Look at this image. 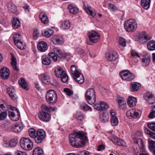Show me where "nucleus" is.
<instances>
[{
	"label": "nucleus",
	"mask_w": 155,
	"mask_h": 155,
	"mask_svg": "<svg viewBox=\"0 0 155 155\" xmlns=\"http://www.w3.org/2000/svg\"><path fill=\"white\" fill-rule=\"evenodd\" d=\"M147 47L150 51L155 50V42L153 41H149L147 44Z\"/></svg>",
	"instance_id": "47"
},
{
	"label": "nucleus",
	"mask_w": 155,
	"mask_h": 155,
	"mask_svg": "<svg viewBox=\"0 0 155 155\" xmlns=\"http://www.w3.org/2000/svg\"><path fill=\"white\" fill-rule=\"evenodd\" d=\"M7 92L12 99L14 100L16 99L17 96L15 93V91L13 87H11L7 88Z\"/></svg>",
	"instance_id": "23"
},
{
	"label": "nucleus",
	"mask_w": 155,
	"mask_h": 155,
	"mask_svg": "<svg viewBox=\"0 0 155 155\" xmlns=\"http://www.w3.org/2000/svg\"><path fill=\"white\" fill-rule=\"evenodd\" d=\"M68 8L70 13L73 14H76L78 12V8L74 7L71 5L68 6Z\"/></svg>",
	"instance_id": "42"
},
{
	"label": "nucleus",
	"mask_w": 155,
	"mask_h": 155,
	"mask_svg": "<svg viewBox=\"0 0 155 155\" xmlns=\"http://www.w3.org/2000/svg\"><path fill=\"white\" fill-rule=\"evenodd\" d=\"M8 114L9 117L12 120L15 121L19 120V117H15V113L13 111H9Z\"/></svg>",
	"instance_id": "48"
},
{
	"label": "nucleus",
	"mask_w": 155,
	"mask_h": 155,
	"mask_svg": "<svg viewBox=\"0 0 155 155\" xmlns=\"http://www.w3.org/2000/svg\"><path fill=\"white\" fill-rule=\"evenodd\" d=\"M80 107L81 109L84 111L89 110L92 111L91 108L86 103H82L80 104Z\"/></svg>",
	"instance_id": "43"
},
{
	"label": "nucleus",
	"mask_w": 155,
	"mask_h": 155,
	"mask_svg": "<svg viewBox=\"0 0 155 155\" xmlns=\"http://www.w3.org/2000/svg\"><path fill=\"white\" fill-rule=\"evenodd\" d=\"M46 101L50 104L53 105L57 101V95L56 92L52 90H50L46 92L45 95Z\"/></svg>",
	"instance_id": "6"
},
{
	"label": "nucleus",
	"mask_w": 155,
	"mask_h": 155,
	"mask_svg": "<svg viewBox=\"0 0 155 155\" xmlns=\"http://www.w3.org/2000/svg\"><path fill=\"white\" fill-rule=\"evenodd\" d=\"M143 66H146L149 65L151 61L150 55V54H146L143 57L142 59Z\"/></svg>",
	"instance_id": "26"
},
{
	"label": "nucleus",
	"mask_w": 155,
	"mask_h": 155,
	"mask_svg": "<svg viewBox=\"0 0 155 155\" xmlns=\"http://www.w3.org/2000/svg\"><path fill=\"white\" fill-rule=\"evenodd\" d=\"M149 118L152 119L155 117V106H154L151 110V111L148 116Z\"/></svg>",
	"instance_id": "53"
},
{
	"label": "nucleus",
	"mask_w": 155,
	"mask_h": 155,
	"mask_svg": "<svg viewBox=\"0 0 155 155\" xmlns=\"http://www.w3.org/2000/svg\"><path fill=\"white\" fill-rule=\"evenodd\" d=\"M71 72L73 76L77 74L80 72L77 70L76 66L72 65L71 66Z\"/></svg>",
	"instance_id": "52"
},
{
	"label": "nucleus",
	"mask_w": 155,
	"mask_h": 155,
	"mask_svg": "<svg viewBox=\"0 0 155 155\" xmlns=\"http://www.w3.org/2000/svg\"><path fill=\"white\" fill-rule=\"evenodd\" d=\"M136 99L134 97L129 96L127 98V103L130 107H132L136 105Z\"/></svg>",
	"instance_id": "30"
},
{
	"label": "nucleus",
	"mask_w": 155,
	"mask_h": 155,
	"mask_svg": "<svg viewBox=\"0 0 155 155\" xmlns=\"http://www.w3.org/2000/svg\"><path fill=\"white\" fill-rule=\"evenodd\" d=\"M45 137V131L41 129H40L37 131L36 135L34 139L36 143H40L42 142Z\"/></svg>",
	"instance_id": "10"
},
{
	"label": "nucleus",
	"mask_w": 155,
	"mask_h": 155,
	"mask_svg": "<svg viewBox=\"0 0 155 155\" xmlns=\"http://www.w3.org/2000/svg\"><path fill=\"white\" fill-rule=\"evenodd\" d=\"M6 108L3 104H0V120H3L6 117L7 113Z\"/></svg>",
	"instance_id": "15"
},
{
	"label": "nucleus",
	"mask_w": 155,
	"mask_h": 155,
	"mask_svg": "<svg viewBox=\"0 0 155 155\" xmlns=\"http://www.w3.org/2000/svg\"><path fill=\"white\" fill-rule=\"evenodd\" d=\"M100 118L101 121L104 122L106 123L108 120L109 116L108 114L106 113H104L100 115Z\"/></svg>",
	"instance_id": "45"
},
{
	"label": "nucleus",
	"mask_w": 155,
	"mask_h": 155,
	"mask_svg": "<svg viewBox=\"0 0 155 155\" xmlns=\"http://www.w3.org/2000/svg\"><path fill=\"white\" fill-rule=\"evenodd\" d=\"M18 83L24 89L26 90H28L29 88L27 86V83L24 78L20 79L18 80Z\"/></svg>",
	"instance_id": "33"
},
{
	"label": "nucleus",
	"mask_w": 155,
	"mask_h": 155,
	"mask_svg": "<svg viewBox=\"0 0 155 155\" xmlns=\"http://www.w3.org/2000/svg\"><path fill=\"white\" fill-rule=\"evenodd\" d=\"M120 75L123 80L127 81H131L135 77V75L133 74L127 70L121 72L120 73Z\"/></svg>",
	"instance_id": "11"
},
{
	"label": "nucleus",
	"mask_w": 155,
	"mask_h": 155,
	"mask_svg": "<svg viewBox=\"0 0 155 155\" xmlns=\"http://www.w3.org/2000/svg\"><path fill=\"white\" fill-rule=\"evenodd\" d=\"M61 77L59 78H60L61 81L63 83H66L68 81V77L66 74L65 71L64 70L61 73Z\"/></svg>",
	"instance_id": "37"
},
{
	"label": "nucleus",
	"mask_w": 155,
	"mask_h": 155,
	"mask_svg": "<svg viewBox=\"0 0 155 155\" xmlns=\"http://www.w3.org/2000/svg\"><path fill=\"white\" fill-rule=\"evenodd\" d=\"M108 5L109 7V8L111 11L113 12H115L117 11V8L114 5L110 3H108Z\"/></svg>",
	"instance_id": "57"
},
{
	"label": "nucleus",
	"mask_w": 155,
	"mask_h": 155,
	"mask_svg": "<svg viewBox=\"0 0 155 155\" xmlns=\"http://www.w3.org/2000/svg\"><path fill=\"white\" fill-rule=\"evenodd\" d=\"M144 98L150 104H152L155 102V98L150 93L148 92L144 95Z\"/></svg>",
	"instance_id": "16"
},
{
	"label": "nucleus",
	"mask_w": 155,
	"mask_h": 155,
	"mask_svg": "<svg viewBox=\"0 0 155 155\" xmlns=\"http://www.w3.org/2000/svg\"><path fill=\"white\" fill-rule=\"evenodd\" d=\"M134 142L136 146H138L140 151H143L144 150L143 141L141 138H136L134 140Z\"/></svg>",
	"instance_id": "22"
},
{
	"label": "nucleus",
	"mask_w": 155,
	"mask_h": 155,
	"mask_svg": "<svg viewBox=\"0 0 155 155\" xmlns=\"http://www.w3.org/2000/svg\"><path fill=\"white\" fill-rule=\"evenodd\" d=\"M64 92L68 96H71L73 94V92L68 88H65L64 90Z\"/></svg>",
	"instance_id": "56"
},
{
	"label": "nucleus",
	"mask_w": 155,
	"mask_h": 155,
	"mask_svg": "<svg viewBox=\"0 0 155 155\" xmlns=\"http://www.w3.org/2000/svg\"><path fill=\"white\" fill-rule=\"evenodd\" d=\"M51 108V107L48 108L45 104H42V111L38 114L39 119L43 121H49L51 118V116L50 114V109Z\"/></svg>",
	"instance_id": "3"
},
{
	"label": "nucleus",
	"mask_w": 155,
	"mask_h": 155,
	"mask_svg": "<svg viewBox=\"0 0 155 155\" xmlns=\"http://www.w3.org/2000/svg\"><path fill=\"white\" fill-rule=\"evenodd\" d=\"M140 88V84L137 82H133L130 86V91L131 92L137 91Z\"/></svg>",
	"instance_id": "21"
},
{
	"label": "nucleus",
	"mask_w": 155,
	"mask_h": 155,
	"mask_svg": "<svg viewBox=\"0 0 155 155\" xmlns=\"http://www.w3.org/2000/svg\"><path fill=\"white\" fill-rule=\"evenodd\" d=\"M21 147L26 150H30L33 147V143L30 139L26 137L21 138L20 140Z\"/></svg>",
	"instance_id": "7"
},
{
	"label": "nucleus",
	"mask_w": 155,
	"mask_h": 155,
	"mask_svg": "<svg viewBox=\"0 0 155 155\" xmlns=\"http://www.w3.org/2000/svg\"><path fill=\"white\" fill-rule=\"evenodd\" d=\"M76 51L77 53L79 54H82L84 52V50L80 48H77L76 49Z\"/></svg>",
	"instance_id": "60"
},
{
	"label": "nucleus",
	"mask_w": 155,
	"mask_h": 155,
	"mask_svg": "<svg viewBox=\"0 0 155 155\" xmlns=\"http://www.w3.org/2000/svg\"><path fill=\"white\" fill-rule=\"evenodd\" d=\"M54 33V31L50 29H47L42 31V35L46 38H49Z\"/></svg>",
	"instance_id": "31"
},
{
	"label": "nucleus",
	"mask_w": 155,
	"mask_h": 155,
	"mask_svg": "<svg viewBox=\"0 0 155 155\" xmlns=\"http://www.w3.org/2000/svg\"><path fill=\"white\" fill-rule=\"evenodd\" d=\"M39 17L41 22L44 24H47L49 22V20L46 14L44 12H41L39 15Z\"/></svg>",
	"instance_id": "28"
},
{
	"label": "nucleus",
	"mask_w": 155,
	"mask_h": 155,
	"mask_svg": "<svg viewBox=\"0 0 155 155\" xmlns=\"http://www.w3.org/2000/svg\"><path fill=\"white\" fill-rule=\"evenodd\" d=\"M11 64L13 68L16 71H18V69L17 64V61L16 59L15 58L14 55L12 54H11Z\"/></svg>",
	"instance_id": "36"
},
{
	"label": "nucleus",
	"mask_w": 155,
	"mask_h": 155,
	"mask_svg": "<svg viewBox=\"0 0 155 155\" xmlns=\"http://www.w3.org/2000/svg\"><path fill=\"white\" fill-rule=\"evenodd\" d=\"M54 52H50L48 54V56L52 58L54 62L57 61L58 57L59 58L66 59L68 60L70 58L69 54L67 53H63L58 48H55L54 49Z\"/></svg>",
	"instance_id": "2"
},
{
	"label": "nucleus",
	"mask_w": 155,
	"mask_h": 155,
	"mask_svg": "<svg viewBox=\"0 0 155 155\" xmlns=\"http://www.w3.org/2000/svg\"><path fill=\"white\" fill-rule=\"evenodd\" d=\"M63 71V69L60 67L55 68L54 72L57 77L59 78L61 77V73Z\"/></svg>",
	"instance_id": "50"
},
{
	"label": "nucleus",
	"mask_w": 155,
	"mask_h": 155,
	"mask_svg": "<svg viewBox=\"0 0 155 155\" xmlns=\"http://www.w3.org/2000/svg\"><path fill=\"white\" fill-rule=\"evenodd\" d=\"M108 105L106 103L101 101L99 104H96L94 105V108L99 111H104L108 107Z\"/></svg>",
	"instance_id": "13"
},
{
	"label": "nucleus",
	"mask_w": 155,
	"mask_h": 155,
	"mask_svg": "<svg viewBox=\"0 0 155 155\" xmlns=\"http://www.w3.org/2000/svg\"><path fill=\"white\" fill-rule=\"evenodd\" d=\"M43 152L41 148L37 147L35 148L33 151V155H43Z\"/></svg>",
	"instance_id": "40"
},
{
	"label": "nucleus",
	"mask_w": 155,
	"mask_h": 155,
	"mask_svg": "<svg viewBox=\"0 0 155 155\" xmlns=\"http://www.w3.org/2000/svg\"><path fill=\"white\" fill-rule=\"evenodd\" d=\"M105 149V146L103 144L99 145L98 147L97 150L99 151Z\"/></svg>",
	"instance_id": "63"
},
{
	"label": "nucleus",
	"mask_w": 155,
	"mask_h": 155,
	"mask_svg": "<svg viewBox=\"0 0 155 155\" xmlns=\"http://www.w3.org/2000/svg\"><path fill=\"white\" fill-rule=\"evenodd\" d=\"M110 139L116 145L123 146L126 145V142L116 137L110 138Z\"/></svg>",
	"instance_id": "18"
},
{
	"label": "nucleus",
	"mask_w": 155,
	"mask_h": 155,
	"mask_svg": "<svg viewBox=\"0 0 155 155\" xmlns=\"http://www.w3.org/2000/svg\"><path fill=\"white\" fill-rule=\"evenodd\" d=\"M29 135L32 138H34L36 135L37 132L33 128L30 129L28 130Z\"/></svg>",
	"instance_id": "51"
},
{
	"label": "nucleus",
	"mask_w": 155,
	"mask_h": 155,
	"mask_svg": "<svg viewBox=\"0 0 155 155\" xmlns=\"http://www.w3.org/2000/svg\"><path fill=\"white\" fill-rule=\"evenodd\" d=\"M51 41L54 44L57 45H61L64 41L62 37L55 35L53 36Z\"/></svg>",
	"instance_id": "17"
},
{
	"label": "nucleus",
	"mask_w": 155,
	"mask_h": 155,
	"mask_svg": "<svg viewBox=\"0 0 155 155\" xmlns=\"http://www.w3.org/2000/svg\"><path fill=\"white\" fill-rule=\"evenodd\" d=\"M71 25L70 22L68 20H64L61 23L62 28L65 29L69 28L71 26Z\"/></svg>",
	"instance_id": "44"
},
{
	"label": "nucleus",
	"mask_w": 155,
	"mask_h": 155,
	"mask_svg": "<svg viewBox=\"0 0 155 155\" xmlns=\"http://www.w3.org/2000/svg\"><path fill=\"white\" fill-rule=\"evenodd\" d=\"M15 155H26L25 152H22L19 150L16 151L15 153Z\"/></svg>",
	"instance_id": "61"
},
{
	"label": "nucleus",
	"mask_w": 155,
	"mask_h": 155,
	"mask_svg": "<svg viewBox=\"0 0 155 155\" xmlns=\"http://www.w3.org/2000/svg\"><path fill=\"white\" fill-rule=\"evenodd\" d=\"M18 143V140L16 139H12L9 141V146L10 147H15Z\"/></svg>",
	"instance_id": "54"
},
{
	"label": "nucleus",
	"mask_w": 155,
	"mask_h": 155,
	"mask_svg": "<svg viewBox=\"0 0 155 155\" xmlns=\"http://www.w3.org/2000/svg\"><path fill=\"white\" fill-rule=\"evenodd\" d=\"M119 43L120 46L123 47L125 46L126 45L125 39L123 38H120L119 39Z\"/></svg>",
	"instance_id": "55"
},
{
	"label": "nucleus",
	"mask_w": 155,
	"mask_h": 155,
	"mask_svg": "<svg viewBox=\"0 0 155 155\" xmlns=\"http://www.w3.org/2000/svg\"><path fill=\"white\" fill-rule=\"evenodd\" d=\"M10 71L9 69L5 67L1 68L0 71V75L3 79H6L9 77Z\"/></svg>",
	"instance_id": "14"
},
{
	"label": "nucleus",
	"mask_w": 155,
	"mask_h": 155,
	"mask_svg": "<svg viewBox=\"0 0 155 155\" xmlns=\"http://www.w3.org/2000/svg\"><path fill=\"white\" fill-rule=\"evenodd\" d=\"M23 128V127L19 124L15 125L13 127L12 130L15 133H20Z\"/></svg>",
	"instance_id": "46"
},
{
	"label": "nucleus",
	"mask_w": 155,
	"mask_h": 155,
	"mask_svg": "<svg viewBox=\"0 0 155 155\" xmlns=\"http://www.w3.org/2000/svg\"><path fill=\"white\" fill-rule=\"evenodd\" d=\"M8 9L10 12L15 13L17 11L16 6L12 3H9L8 5Z\"/></svg>",
	"instance_id": "38"
},
{
	"label": "nucleus",
	"mask_w": 155,
	"mask_h": 155,
	"mask_svg": "<svg viewBox=\"0 0 155 155\" xmlns=\"http://www.w3.org/2000/svg\"><path fill=\"white\" fill-rule=\"evenodd\" d=\"M147 126L150 129L153 131H155V123H147Z\"/></svg>",
	"instance_id": "58"
},
{
	"label": "nucleus",
	"mask_w": 155,
	"mask_h": 155,
	"mask_svg": "<svg viewBox=\"0 0 155 155\" xmlns=\"http://www.w3.org/2000/svg\"><path fill=\"white\" fill-rule=\"evenodd\" d=\"M73 77L75 81L79 84H82L84 81V79L83 75L80 72L73 76Z\"/></svg>",
	"instance_id": "20"
},
{
	"label": "nucleus",
	"mask_w": 155,
	"mask_h": 155,
	"mask_svg": "<svg viewBox=\"0 0 155 155\" xmlns=\"http://www.w3.org/2000/svg\"><path fill=\"white\" fill-rule=\"evenodd\" d=\"M37 47L38 50L42 52L45 51L48 48L46 43L43 41L39 42Z\"/></svg>",
	"instance_id": "19"
},
{
	"label": "nucleus",
	"mask_w": 155,
	"mask_h": 155,
	"mask_svg": "<svg viewBox=\"0 0 155 155\" xmlns=\"http://www.w3.org/2000/svg\"><path fill=\"white\" fill-rule=\"evenodd\" d=\"M41 80L45 84H48L50 82L49 78L45 74H43L41 75Z\"/></svg>",
	"instance_id": "41"
},
{
	"label": "nucleus",
	"mask_w": 155,
	"mask_h": 155,
	"mask_svg": "<svg viewBox=\"0 0 155 155\" xmlns=\"http://www.w3.org/2000/svg\"><path fill=\"white\" fill-rule=\"evenodd\" d=\"M86 101L89 104H93L96 102L95 91L93 88H89L87 90L85 94Z\"/></svg>",
	"instance_id": "5"
},
{
	"label": "nucleus",
	"mask_w": 155,
	"mask_h": 155,
	"mask_svg": "<svg viewBox=\"0 0 155 155\" xmlns=\"http://www.w3.org/2000/svg\"><path fill=\"white\" fill-rule=\"evenodd\" d=\"M106 56L107 59L110 61H114L116 58L117 53L116 52L113 51L107 54Z\"/></svg>",
	"instance_id": "29"
},
{
	"label": "nucleus",
	"mask_w": 155,
	"mask_h": 155,
	"mask_svg": "<svg viewBox=\"0 0 155 155\" xmlns=\"http://www.w3.org/2000/svg\"><path fill=\"white\" fill-rule=\"evenodd\" d=\"M117 97L116 100L118 103L119 107L120 108L124 109L126 105L124 99L120 97L119 95H117Z\"/></svg>",
	"instance_id": "24"
},
{
	"label": "nucleus",
	"mask_w": 155,
	"mask_h": 155,
	"mask_svg": "<svg viewBox=\"0 0 155 155\" xmlns=\"http://www.w3.org/2000/svg\"><path fill=\"white\" fill-rule=\"evenodd\" d=\"M12 27L14 28H17L21 26L19 19L17 18H14L12 21Z\"/></svg>",
	"instance_id": "32"
},
{
	"label": "nucleus",
	"mask_w": 155,
	"mask_h": 155,
	"mask_svg": "<svg viewBox=\"0 0 155 155\" xmlns=\"http://www.w3.org/2000/svg\"><path fill=\"white\" fill-rule=\"evenodd\" d=\"M70 145L76 148H79L84 146L88 139L86 134L83 132H74L69 136Z\"/></svg>",
	"instance_id": "1"
},
{
	"label": "nucleus",
	"mask_w": 155,
	"mask_h": 155,
	"mask_svg": "<svg viewBox=\"0 0 155 155\" xmlns=\"http://www.w3.org/2000/svg\"><path fill=\"white\" fill-rule=\"evenodd\" d=\"M39 32L37 29H35L34 30L33 37L35 40H37Z\"/></svg>",
	"instance_id": "59"
},
{
	"label": "nucleus",
	"mask_w": 155,
	"mask_h": 155,
	"mask_svg": "<svg viewBox=\"0 0 155 155\" xmlns=\"http://www.w3.org/2000/svg\"><path fill=\"white\" fill-rule=\"evenodd\" d=\"M13 41L15 45L21 50L25 49V44L23 42L22 38L20 34H15L13 36Z\"/></svg>",
	"instance_id": "8"
},
{
	"label": "nucleus",
	"mask_w": 155,
	"mask_h": 155,
	"mask_svg": "<svg viewBox=\"0 0 155 155\" xmlns=\"http://www.w3.org/2000/svg\"><path fill=\"white\" fill-rule=\"evenodd\" d=\"M131 55L133 57H140L138 53L134 50H132L131 52Z\"/></svg>",
	"instance_id": "62"
},
{
	"label": "nucleus",
	"mask_w": 155,
	"mask_h": 155,
	"mask_svg": "<svg viewBox=\"0 0 155 155\" xmlns=\"http://www.w3.org/2000/svg\"><path fill=\"white\" fill-rule=\"evenodd\" d=\"M88 154L89 152L87 151H81L78 153V155H88Z\"/></svg>",
	"instance_id": "64"
},
{
	"label": "nucleus",
	"mask_w": 155,
	"mask_h": 155,
	"mask_svg": "<svg viewBox=\"0 0 155 155\" xmlns=\"http://www.w3.org/2000/svg\"><path fill=\"white\" fill-rule=\"evenodd\" d=\"M127 115L129 117H130L135 118L138 117L139 116V113L133 109L128 110L127 112Z\"/></svg>",
	"instance_id": "25"
},
{
	"label": "nucleus",
	"mask_w": 155,
	"mask_h": 155,
	"mask_svg": "<svg viewBox=\"0 0 155 155\" xmlns=\"http://www.w3.org/2000/svg\"><path fill=\"white\" fill-rule=\"evenodd\" d=\"M148 143L149 149L150 151L153 152L155 150V141L149 139Z\"/></svg>",
	"instance_id": "34"
},
{
	"label": "nucleus",
	"mask_w": 155,
	"mask_h": 155,
	"mask_svg": "<svg viewBox=\"0 0 155 155\" xmlns=\"http://www.w3.org/2000/svg\"><path fill=\"white\" fill-rule=\"evenodd\" d=\"M83 8L88 15L94 17L96 14V13L94 11V12L91 10L89 7L86 6L84 4Z\"/></svg>",
	"instance_id": "39"
},
{
	"label": "nucleus",
	"mask_w": 155,
	"mask_h": 155,
	"mask_svg": "<svg viewBox=\"0 0 155 155\" xmlns=\"http://www.w3.org/2000/svg\"><path fill=\"white\" fill-rule=\"evenodd\" d=\"M111 123L113 126H116L118 124V121L117 117H113L111 118Z\"/></svg>",
	"instance_id": "49"
},
{
	"label": "nucleus",
	"mask_w": 155,
	"mask_h": 155,
	"mask_svg": "<svg viewBox=\"0 0 155 155\" xmlns=\"http://www.w3.org/2000/svg\"><path fill=\"white\" fill-rule=\"evenodd\" d=\"M151 0H141V4L142 7L144 9L147 10L150 7Z\"/></svg>",
	"instance_id": "35"
},
{
	"label": "nucleus",
	"mask_w": 155,
	"mask_h": 155,
	"mask_svg": "<svg viewBox=\"0 0 155 155\" xmlns=\"http://www.w3.org/2000/svg\"><path fill=\"white\" fill-rule=\"evenodd\" d=\"M137 27V23L134 19H130L126 21L124 23V29L128 32H134Z\"/></svg>",
	"instance_id": "4"
},
{
	"label": "nucleus",
	"mask_w": 155,
	"mask_h": 155,
	"mask_svg": "<svg viewBox=\"0 0 155 155\" xmlns=\"http://www.w3.org/2000/svg\"><path fill=\"white\" fill-rule=\"evenodd\" d=\"M151 38L150 36H148L145 32L143 31L139 34L138 41L140 43L143 44Z\"/></svg>",
	"instance_id": "12"
},
{
	"label": "nucleus",
	"mask_w": 155,
	"mask_h": 155,
	"mask_svg": "<svg viewBox=\"0 0 155 155\" xmlns=\"http://www.w3.org/2000/svg\"><path fill=\"white\" fill-rule=\"evenodd\" d=\"M87 35L89 37V41H87L88 44L91 45V43H95L99 41L100 35L98 33L94 31H91L88 32Z\"/></svg>",
	"instance_id": "9"
},
{
	"label": "nucleus",
	"mask_w": 155,
	"mask_h": 155,
	"mask_svg": "<svg viewBox=\"0 0 155 155\" xmlns=\"http://www.w3.org/2000/svg\"><path fill=\"white\" fill-rule=\"evenodd\" d=\"M52 58L48 56L43 55L42 57V62L43 64L45 65H48L51 62V58Z\"/></svg>",
	"instance_id": "27"
}]
</instances>
